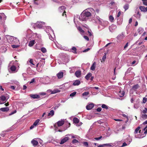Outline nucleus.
Masks as SVG:
<instances>
[{"mask_svg": "<svg viewBox=\"0 0 147 147\" xmlns=\"http://www.w3.org/2000/svg\"><path fill=\"white\" fill-rule=\"evenodd\" d=\"M88 10L90 11H90H85L83 12V13H84L85 15L86 16L87 18L88 19V18L91 16L92 14H93L95 16L96 13L95 11L93 8H88Z\"/></svg>", "mask_w": 147, "mask_h": 147, "instance_id": "1", "label": "nucleus"}, {"mask_svg": "<svg viewBox=\"0 0 147 147\" xmlns=\"http://www.w3.org/2000/svg\"><path fill=\"white\" fill-rule=\"evenodd\" d=\"M66 9V7L63 6H61L59 7L58 9V11L59 13H62L63 12L62 16H65V17L66 16V15L65 14L66 12L65 10Z\"/></svg>", "mask_w": 147, "mask_h": 147, "instance_id": "2", "label": "nucleus"}, {"mask_svg": "<svg viewBox=\"0 0 147 147\" xmlns=\"http://www.w3.org/2000/svg\"><path fill=\"white\" fill-rule=\"evenodd\" d=\"M84 13L82 12L81 13L79 17V20L82 21H86L88 19Z\"/></svg>", "mask_w": 147, "mask_h": 147, "instance_id": "3", "label": "nucleus"}, {"mask_svg": "<svg viewBox=\"0 0 147 147\" xmlns=\"http://www.w3.org/2000/svg\"><path fill=\"white\" fill-rule=\"evenodd\" d=\"M10 41L11 43H17L18 41V39L16 37L10 36Z\"/></svg>", "mask_w": 147, "mask_h": 147, "instance_id": "4", "label": "nucleus"}, {"mask_svg": "<svg viewBox=\"0 0 147 147\" xmlns=\"http://www.w3.org/2000/svg\"><path fill=\"white\" fill-rule=\"evenodd\" d=\"M69 139V138L68 137H65L59 143L60 144H62L67 142Z\"/></svg>", "mask_w": 147, "mask_h": 147, "instance_id": "5", "label": "nucleus"}, {"mask_svg": "<svg viewBox=\"0 0 147 147\" xmlns=\"http://www.w3.org/2000/svg\"><path fill=\"white\" fill-rule=\"evenodd\" d=\"M75 74L76 77L80 78L81 74V72L80 70H77L76 71Z\"/></svg>", "mask_w": 147, "mask_h": 147, "instance_id": "6", "label": "nucleus"}, {"mask_svg": "<svg viewBox=\"0 0 147 147\" xmlns=\"http://www.w3.org/2000/svg\"><path fill=\"white\" fill-rule=\"evenodd\" d=\"M7 50L6 47L5 46H2L0 47V52L2 53L5 52Z\"/></svg>", "mask_w": 147, "mask_h": 147, "instance_id": "7", "label": "nucleus"}, {"mask_svg": "<svg viewBox=\"0 0 147 147\" xmlns=\"http://www.w3.org/2000/svg\"><path fill=\"white\" fill-rule=\"evenodd\" d=\"M94 107V104L90 103L86 106V108L88 110H90L92 109Z\"/></svg>", "mask_w": 147, "mask_h": 147, "instance_id": "8", "label": "nucleus"}, {"mask_svg": "<svg viewBox=\"0 0 147 147\" xmlns=\"http://www.w3.org/2000/svg\"><path fill=\"white\" fill-rule=\"evenodd\" d=\"M125 36L123 33H122L121 34L119 35L117 37V39L120 41Z\"/></svg>", "mask_w": 147, "mask_h": 147, "instance_id": "9", "label": "nucleus"}, {"mask_svg": "<svg viewBox=\"0 0 147 147\" xmlns=\"http://www.w3.org/2000/svg\"><path fill=\"white\" fill-rule=\"evenodd\" d=\"M63 73L62 71L59 72L57 74V75L58 79H61L62 78L63 76Z\"/></svg>", "mask_w": 147, "mask_h": 147, "instance_id": "10", "label": "nucleus"}, {"mask_svg": "<svg viewBox=\"0 0 147 147\" xmlns=\"http://www.w3.org/2000/svg\"><path fill=\"white\" fill-rule=\"evenodd\" d=\"M31 143L34 146H36L38 144V142L37 141L35 140L34 139H33L31 141Z\"/></svg>", "mask_w": 147, "mask_h": 147, "instance_id": "11", "label": "nucleus"}, {"mask_svg": "<svg viewBox=\"0 0 147 147\" xmlns=\"http://www.w3.org/2000/svg\"><path fill=\"white\" fill-rule=\"evenodd\" d=\"M64 120L59 121L57 122L58 126L60 127L62 126L64 124Z\"/></svg>", "mask_w": 147, "mask_h": 147, "instance_id": "12", "label": "nucleus"}, {"mask_svg": "<svg viewBox=\"0 0 147 147\" xmlns=\"http://www.w3.org/2000/svg\"><path fill=\"white\" fill-rule=\"evenodd\" d=\"M10 69L11 70V71L14 73L16 72V67L15 66L12 65L10 68Z\"/></svg>", "mask_w": 147, "mask_h": 147, "instance_id": "13", "label": "nucleus"}, {"mask_svg": "<svg viewBox=\"0 0 147 147\" xmlns=\"http://www.w3.org/2000/svg\"><path fill=\"white\" fill-rule=\"evenodd\" d=\"M80 84V81L78 80H76L74 81L73 83V85L75 86H78Z\"/></svg>", "mask_w": 147, "mask_h": 147, "instance_id": "14", "label": "nucleus"}, {"mask_svg": "<svg viewBox=\"0 0 147 147\" xmlns=\"http://www.w3.org/2000/svg\"><path fill=\"white\" fill-rule=\"evenodd\" d=\"M139 86L138 84H137L133 86L132 88V90H134V91H136L139 88Z\"/></svg>", "mask_w": 147, "mask_h": 147, "instance_id": "15", "label": "nucleus"}, {"mask_svg": "<svg viewBox=\"0 0 147 147\" xmlns=\"http://www.w3.org/2000/svg\"><path fill=\"white\" fill-rule=\"evenodd\" d=\"M9 109L8 107L1 108L0 109V111L3 112L8 111Z\"/></svg>", "mask_w": 147, "mask_h": 147, "instance_id": "16", "label": "nucleus"}, {"mask_svg": "<svg viewBox=\"0 0 147 147\" xmlns=\"http://www.w3.org/2000/svg\"><path fill=\"white\" fill-rule=\"evenodd\" d=\"M1 100L3 102L5 103L7 100L6 98L4 95L1 96L0 97Z\"/></svg>", "mask_w": 147, "mask_h": 147, "instance_id": "17", "label": "nucleus"}, {"mask_svg": "<svg viewBox=\"0 0 147 147\" xmlns=\"http://www.w3.org/2000/svg\"><path fill=\"white\" fill-rule=\"evenodd\" d=\"M96 63L95 62H94L92 64V65L90 67V69L92 70H94L96 68Z\"/></svg>", "mask_w": 147, "mask_h": 147, "instance_id": "18", "label": "nucleus"}, {"mask_svg": "<svg viewBox=\"0 0 147 147\" xmlns=\"http://www.w3.org/2000/svg\"><path fill=\"white\" fill-rule=\"evenodd\" d=\"M30 96L33 98H40V96L37 94H30Z\"/></svg>", "mask_w": 147, "mask_h": 147, "instance_id": "19", "label": "nucleus"}, {"mask_svg": "<svg viewBox=\"0 0 147 147\" xmlns=\"http://www.w3.org/2000/svg\"><path fill=\"white\" fill-rule=\"evenodd\" d=\"M35 43V41L34 40H32L30 41L28 46L30 47H31Z\"/></svg>", "mask_w": 147, "mask_h": 147, "instance_id": "20", "label": "nucleus"}, {"mask_svg": "<svg viewBox=\"0 0 147 147\" xmlns=\"http://www.w3.org/2000/svg\"><path fill=\"white\" fill-rule=\"evenodd\" d=\"M60 90L58 89H55L51 91V94H55L57 93H59L60 92Z\"/></svg>", "mask_w": 147, "mask_h": 147, "instance_id": "21", "label": "nucleus"}, {"mask_svg": "<svg viewBox=\"0 0 147 147\" xmlns=\"http://www.w3.org/2000/svg\"><path fill=\"white\" fill-rule=\"evenodd\" d=\"M73 120L74 123L75 124L78 123L79 122V119L76 117H74L73 118Z\"/></svg>", "mask_w": 147, "mask_h": 147, "instance_id": "22", "label": "nucleus"}, {"mask_svg": "<svg viewBox=\"0 0 147 147\" xmlns=\"http://www.w3.org/2000/svg\"><path fill=\"white\" fill-rule=\"evenodd\" d=\"M125 94V92L123 90H121L119 92V95L120 97H123Z\"/></svg>", "mask_w": 147, "mask_h": 147, "instance_id": "23", "label": "nucleus"}, {"mask_svg": "<svg viewBox=\"0 0 147 147\" xmlns=\"http://www.w3.org/2000/svg\"><path fill=\"white\" fill-rule=\"evenodd\" d=\"M139 9L141 11L143 12H146V7L144 6H140L139 7Z\"/></svg>", "mask_w": 147, "mask_h": 147, "instance_id": "24", "label": "nucleus"}, {"mask_svg": "<svg viewBox=\"0 0 147 147\" xmlns=\"http://www.w3.org/2000/svg\"><path fill=\"white\" fill-rule=\"evenodd\" d=\"M92 74L89 73H88L85 77V78L87 80H88L92 76Z\"/></svg>", "mask_w": 147, "mask_h": 147, "instance_id": "25", "label": "nucleus"}, {"mask_svg": "<svg viewBox=\"0 0 147 147\" xmlns=\"http://www.w3.org/2000/svg\"><path fill=\"white\" fill-rule=\"evenodd\" d=\"M140 127H138L135 130L134 133L135 134H137L138 133V131H139V133H140L141 131V130H139Z\"/></svg>", "mask_w": 147, "mask_h": 147, "instance_id": "26", "label": "nucleus"}, {"mask_svg": "<svg viewBox=\"0 0 147 147\" xmlns=\"http://www.w3.org/2000/svg\"><path fill=\"white\" fill-rule=\"evenodd\" d=\"M71 50H72L71 52L74 54H76L77 53V49L76 47H73L72 48Z\"/></svg>", "mask_w": 147, "mask_h": 147, "instance_id": "27", "label": "nucleus"}, {"mask_svg": "<svg viewBox=\"0 0 147 147\" xmlns=\"http://www.w3.org/2000/svg\"><path fill=\"white\" fill-rule=\"evenodd\" d=\"M54 111L53 110H51L50 112L48 114V116H52L53 115H54Z\"/></svg>", "mask_w": 147, "mask_h": 147, "instance_id": "28", "label": "nucleus"}, {"mask_svg": "<svg viewBox=\"0 0 147 147\" xmlns=\"http://www.w3.org/2000/svg\"><path fill=\"white\" fill-rule=\"evenodd\" d=\"M40 121V120L39 119H37L33 123V125H34L35 126H36L38 124V123H39V122Z\"/></svg>", "mask_w": 147, "mask_h": 147, "instance_id": "29", "label": "nucleus"}, {"mask_svg": "<svg viewBox=\"0 0 147 147\" xmlns=\"http://www.w3.org/2000/svg\"><path fill=\"white\" fill-rule=\"evenodd\" d=\"M129 7V5L128 4H126L123 6V8L125 9V11L127 10Z\"/></svg>", "mask_w": 147, "mask_h": 147, "instance_id": "30", "label": "nucleus"}, {"mask_svg": "<svg viewBox=\"0 0 147 147\" xmlns=\"http://www.w3.org/2000/svg\"><path fill=\"white\" fill-rule=\"evenodd\" d=\"M109 20L111 22H113L114 18L112 16L110 15L109 16Z\"/></svg>", "mask_w": 147, "mask_h": 147, "instance_id": "31", "label": "nucleus"}, {"mask_svg": "<svg viewBox=\"0 0 147 147\" xmlns=\"http://www.w3.org/2000/svg\"><path fill=\"white\" fill-rule=\"evenodd\" d=\"M101 107L102 108L105 109H108V106L104 104H102Z\"/></svg>", "mask_w": 147, "mask_h": 147, "instance_id": "32", "label": "nucleus"}, {"mask_svg": "<svg viewBox=\"0 0 147 147\" xmlns=\"http://www.w3.org/2000/svg\"><path fill=\"white\" fill-rule=\"evenodd\" d=\"M78 30L82 33H84V31L82 29L81 27L80 26H79L78 28Z\"/></svg>", "mask_w": 147, "mask_h": 147, "instance_id": "33", "label": "nucleus"}, {"mask_svg": "<svg viewBox=\"0 0 147 147\" xmlns=\"http://www.w3.org/2000/svg\"><path fill=\"white\" fill-rule=\"evenodd\" d=\"M141 117L144 119H147V115L145 114H142V115Z\"/></svg>", "mask_w": 147, "mask_h": 147, "instance_id": "34", "label": "nucleus"}, {"mask_svg": "<svg viewBox=\"0 0 147 147\" xmlns=\"http://www.w3.org/2000/svg\"><path fill=\"white\" fill-rule=\"evenodd\" d=\"M29 62L31 64H32L33 65H35L36 63L33 61V59H30V60Z\"/></svg>", "mask_w": 147, "mask_h": 147, "instance_id": "35", "label": "nucleus"}, {"mask_svg": "<svg viewBox=\"0 0 147 147\" xmlns=\"http://www.w3.org/2000/svg\"><path fill=\"white\" fill-rule=\"evenodd\" d=\"M94 18L95 20H98L99 22H100V19L99 16H96L95 17H94Z\"/></svg>", "mask_w": 147, "mask_h": 147, "instance_id": "36", "label": "nucleus"}, {"mask_svg": "<svg viewBox=\"0 0 147 147\" xmlns=\"http://www.w3.org/2000/svg\"><path fill=\"white\" fill-rule=\"evenodd\" d=\"M79 142L78 140H76V139H74L72 140V144H75Z\"/></svg>", "mask_w": 147, "mask_h": 147, "instance_id": "37", "label": "nucleus"}, {"mask_svg": "<svg viewBox=\"0 0 147 147\" xmlns=\"http://www.w3.org/2000/svg\"><path fill=\"white\" fill-rule=\"evenodd\" d=\"M41 50L43 53H45L46 52V49L44 47H42L41 48Z\"/></svg>", "mask_w": 147, "mask_h": 147, "instance_id": "38", "label": "nucleus"}, {"mask_svg": "<svg viewBox=\"0 0 147 147\" xmlns=\"http://www.w3.org/2000/svg\"><path fill=\"white\" fill-rule=\"evenodd\" d=\"M84 146L86 147H88V143L87 142H85L83 143Z\"/></svg>", "mask_w": 147, "mask_h": 147, "instance_id": "39", "label": "nucleus"}, {"mask_svg": "<svg viewBox=\"0 0 147 147\" xmlns=\"http://www.w3.org/2000/svg\"><path fill=\"white\" fill-rule=\"evenodd\" d=\"M76 92H73L71 93L70 94V96H71V97L74 96L76 95Z\"/></svg>", "mask_w": 147, "mask_h": 147, "instance_id": "40", "label": "nucleus"}, {"mask_svg": "<svg viewBox=\"0 0 147 147\" xmlns=\"http://www.w3.org/2000/svg\"><path fill=\"white\" fill-rule=\"evenodd\" d=\"M144 5L147 6V0H142Z\"/></svg>", "mask_w": 147, "mask_h": 147, "instance_id": "41", "label": "nucleus"}, {"mask_svg": "<svg viewBox=\"0 0 147 147\" xmlns=\"http://www.w3.org/2000/svg\"><path fill=\"white\" fill-rule=\"evenodd\" d=\"M5 17V16L3 13L0 14V18H4Z\"/></svg>", "mask_w": 147, "mask_h": 147, "instance_id": "42", "label": "nucleus"}, {"mask_svg": "<svg viewBox=\"0 0 147 147\" xmlns=\"http://www.w3.org/2000/svg\"><path fill=\"white\" fill-rule=\"evenodd\" d=\"M89 93L88 92H84L82 94L83 96H87L89 94Z\"/></svg>", "mask_w": 147, "mask_h": 147, "instance_id": "43", "label": "nucleus"}, {"mask_svg": "<svg viewBox=\"0 0 147 147\" xmlns=\"http://www.w3.org/2000/svg\"><path fill=\"white\" fill-rule=\"evenodd\" d=\"M147 101V98L144 97L143 98V102L144 103H145Z\"/></svg>", "mask_w": 147, "mask_h": 147, "instance_id": "44", "label": "nucleus"}, {"mask_svg": "<svg viewBox=\"0 0 147 147\" xmlns=\"http://www.w3.org/2000/svg\"><path fill=\"white\" fill-rule=\"evenodd\" d=\"M84 38L87 41H89V38L88 37L86 36H83Z\"/></svg>", "mask_w": 147, "mask_h": 147, "instance_id": "45", "label": "nucleus"}, {"mask_svg": "<svg viewBox=\"0 0 147 147\" xmlns=\"http://www.w3.org/2000/svg\"><path fill=\"white\" fill-rule=\"evenodd\" d=\"M147 112V108H145V109L143 110L142 112L143 113L145 114Z\"/></svg>", "mask_w": 147, "mask_h": 147, "instance_id": "46", "label": "nucleus"}, {"mask_svg": "<svg viewBox=\"0 0 147 147\" xmlns=\"http://www.w3.org/2000/svg\"><path fill=\"white\" fill-rule=\"evenodd\" d=\"M105 146H108V147H111V145L110 144H104Z\"/></svg>", "mask_w": 147, "mask_h": 147, "instance_id": "47", "label": "nucleus"}, {"mask_svg": "<svg viewBox=\"0 0 147 147\" xmlns=\"http://www.w3.org/2000/svg\"><path fill=\"white\" fill-rule=\"evenodd\" d=\"M12 47L13 48H17L18 47V46L17 45H11Z\"/></svg>", "mask_w": 147, "mask_h": 147, "instance_id": "48", "label": "nucleus"}, {"mask_svg": "<svg viewBox=\"0 0 147 147\" xmlns=\"http://www.w3.org/2000/svg\"><path fill=\"white\" fill-rule=\"evenodd\" d=\"M102 136H101L99 137L96 138H94V139H95L97 140H99L100 139H101L102 138Z\"/></svg>", "mask_w": 147, "mask_h": 147, "instance_id": "49", "label": "nucleus"}, {"mask_svg": "<svg viewBox=\"0 0 147 147\" xmlns=\"http://www.w3.org/2000/svg\"><path fill=\"white\" fill-rule=\"evenodd\" d=\"M16 110H14L12 112H11L10 113V115H11L15 113H16Z\"/></svg>", "mask_w": 147, "mask_h": 147, "instance_id": "50", "label": "nucleus"}, {"mask_svg": "<svg viewBox=\"0 0 147 147\" xmlns=\"http://www.w3.org/2000/svg\"><path fill=\"white\" fill-rule=\"evenodd\" d=\"M102 110V109L101 107H98L96 109V110L98 112H100Z\"/></svg>", "mask_w": 147, "mask_h": 147, "instance_id": "51", "label": "nucleus"}, {"mask_svg": "<svg viewBox=\"0 0 147 147\" xmlns=\"http://www.w3.org/2000/svg\"><path fill=\"white\" fill-rule=\"evenodd\" d=\"M10 88L12 89L15 90V87L13 86H10Z\"/></svg>", "mask_w": 147, "mask_h": 147, "instance_id": "52", "label": "nucleus"}, {"mask_svg": "<svg viewBox=\"0 0 147 147\" xmlns=\"http://www.w3.org/2000/svg\"><path fill=\"white\" fill-rule=\"evenodd\" d=\"M106 55H104L102 58V60L103 61H104L106 58Z\"/></svg>", "mask_w": 147, "mask_h": 147, "instance_id": "53", "label": "nucleus"}, {"mask_svg": "<svg viewBox=\"0 0 147 147\" xmlns=\"http://www.w3.org/2000/svg\"><path fill=\"white\" fill-rule=\"evenodd\" d=\"M128 42H127L124 47V49H125L128 46Z\"/></svg>", "mask_w": 147, "mask_h": 147, "instance_id": "54", "label": "nucleus"}, {"mask_svg": "<svg viewBox=\"0 0 147 147\" xmlns=\"http://www.w3.org/2000/svg\"><path fill=\"white\" fill-rule=\"evenodd\" d=\"M90 50V48H87V49H85L84 51H83V52H87V51H88L89 50Z\"/></svg>", "mask_w": 147, "mask_h": 147, "instance_id": "55", "label": "nucleus"}, {"mask_svg": "<svg viewBox=\"0 0 147 147\" xmlns=\"http://www.w3.org/2000/svg\"><path fill=\"white\" fill-rule=\"evenodd\" d=\"M104 146H105V144H102L101 145H98V147H104Z\"/></svg>", "mask_w": 147, "mask_h": 147, "instance_id": "56", "label": "nucleus"}, {"mask_svg": "<svg viewBox=\"0 0 147 147\" xmlns=\"http://www.w3.org/2000/svg\"><path fill=\"white\" fill-rule=\"evenodd\" d=\"M121 12L120 11H119L118 13V14L117 15V17H119L120 16V15H121Z\"/></svg>", "mask_w": 147, "mask_h": 147, "instance_id": "57", "label": "nucleus"}, {"mask_svg": "<svg viewBox=\"0 0 147 147\" xmlns=\"http://www.w3.org/2000/svg\"><path fill=\"white\" fill-rule=\"evenodd\" d=\"M37 0H34V3L36 5H38V3L37 2Z\"/></svg>", "mask_w": 147, "mask_h": 147, "instance_id": "58", "label": "nucleus"}, {"mask_svg": "<svg viewBox=\"0 0 147 147\" xmlns=\"http://www.w3.org/2000/svg\"><path fill=\"white\" fill-rule=\"evenodd\" d=\"M132 18H130L129 21V24H131V23L132 22Z\"/></svg>", "mask_w": 147, "mask_h": 147, "instance_id": "59", "label": "nucleus"}, {"mask_svg": "<svg viewBox=\"0 0 147 147\" xmlns=\"http://www.w3.org/2000/svg\"><path fill=\"white\" fill-rule=\"evenodd\" d=\"M9 36L8 35H6L5 36V38H6V39H7V40H8Z\"/></svg>", "mask_w": 147, "mask_h": 147, "instance_id": "60", "label": "nucleus"}, {"mask_svg": "<svg viewBox=\"0 0 147 147\" xmlns=\"http://www.w3.org/2000/svg\"><path fill=\"white\" fill-rule=\"evenodd\" d=\"M127 145V144L125 142H124L123 143L122 146H124Z\"/></svg>", "mask_w": 147, "mask_h": 147, "instance_id": "61", "label": "nucleus"}, {"mask_svg": "<svg viewBox=\"0 0 147 147\" xmlns=\"http://www.w3.org/2000/svg\"><path fill=\"white\" fill-rule=\"evenodd\" d=\"M88 33L89 34V35L90 36H91L92 35V34L90 32L89 30L88 31Z\"/></svg>", "mask_w": 147, "mask_h": 147, "instance_id": "62", "label": "nucleus"}, {"mask_svg": "<svg viewBox=\"0 0 147 147\" xmlns=\"http://www.w3.org/2000/svg\"><path fill=\"white\" fill-rule=\"evenodd\" d=\"M0 90H2L3 91H4V89L2 88V87L1 86H0Z\"/></svg>", "mask_w": 147, "mask_h": 147, "instance_id": "63", "label": "nucleus"}, {"mask_svg": "<svg viewBox=\"0 0 147 147\" xmlns=\"http://www.w3.org/2000/svg\"><path fill=\"white\" fill-rule=\"evenodd\" d=\"M27 86L25 85H24L23 86V89L24 90L26 89Z\"/></svg>", "mask_w": 147, "mask_h": 147, "instance_id": "64", "label": "nucleus"}]
</instances>
